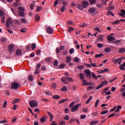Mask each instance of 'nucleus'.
I'll list each match as a JSON object with an SVG mask.
<instances>
[{"instance_id": "nucleus-1", "label": "nucleus", "mask_w": 125, "mask_h": 125, "mask_svg": "<svg viewBox=\"0 0 125 125\" xmlns=\"http://www.w3.org/2000/svg\"><path fill=\"white\" fill-rule=\"evenodd\" d=\"M123 59H124V58L122 57L116 59H112V62H114V64H118V63L119 65H121V64H122V61H123Z\"/></svg>"}, {"instance_id": "nucleus-2", "label": "nucleus", "mask_w": 125, "mask_h": 125, "mask_svg": "<svg viewBox=\"0 0 125 125\" xmlns=\"http://www.w3.org/2000/svg\"><path fill=\"white\" fill-rule=\"evenodd\" d=\"M29 105L30 107L35 108L38 106V102L36 101L32 100L29 102Z\"/></svg>"}, {"instance_id": "nucleus-3", "label": "nucleus", "mask_w": 125, "mask_h": 125, "mask_svg": "<svg viewBox=\"0 0 125 125\" xmlns=\"http://www.w3.org/2000/svg\"><path fill=\"white\" fill-rule=\"evenodd\" d=\"M80 106H82V104H78L75 106L72 107V108H71V112H77V111H78V109H79V107Z\"/></svg>"}, {"instance_id": "nucleus-4", "label": "nucleus", "mask_w": 125, "mask_h": 125, "mask_svg": "<svg viewBox=\"0 0 125 125\" xmlns=\"http://www.w3.org/2000/svg\"><path fill=\"white\" fill-rule=\"evenodd\" d=\"M13 23V22L12 21V19L11 18H9L6 23L7 28H9V26H10V25H12Z\"/></svg>"}, {"instance_id": "nucleus-5", "label": "nucleus", "mask_w": 125, "mask_h": 125, "mask_svg": "<svg viewBox=\"0 0 125 125\" xmlns=\"http://www.w3.org/2000/svg\"><path fill=\"white\" fill-rule=\"evenodd\" d=\"M84 74H85L87 78H91V71L89 70V69H85L84 71Z\"/></svg>"}, {"instance_id": "nucleus-6", "label": "nucleus", "mask_w": 125, "mask_h": 125, "mask_svg": "<svg viewBox=\"0 0 125 125\" xmlns=\"http://www.w3.org/2000/svg\"><path fill=\"white\" fill-rule=\"evenodd\" d=\"M19 83L16 82H14L12 83L11 87L12 89H17L19 87Z\"/></svg>"}, {"instance_id": "nucleus-7", "label": "nucleus", "mask_w": 125, "mask_h": 125, "mask_svg": "<svg viewBox=\"0 0 125 125\" xmlns=\"http://www.w3.org/2000/svg\"><path fill=\"white\" fill-rule=\"evenodd\" d=\"M8 48L10 53H12V52H14V44H10L8 46Z\"/></svg>"}, {"instance_id": "nucleus-8", "label": "nucleus", "mask_w": 125, "mask_h": 125, "mask_svg": "<svg viewBox=\"0 0 125 125\" xmlns=\"http://www.w3.org/2000/svg\"><path fill=\"white\" fill-rule=\"evenodd\" d=\"M46 30L48 33H49L50 35H51L53 33V29L50 26H48L46 28Z\"/></svg>"}, {"instance_id": "nucleus-9", "label": "nucleus", "mask_w": 125, "mask_h": 125, "mask_svg": "<svg viewBox=\"0 0 125 125\" xmlns=\"http://www.w3.org/2000/svg\"><path fill=\"white\" fill-rule=\"evenodd\" d=\"M82 5L83 6L84 8H86L88 6V2L87 1H83L82 2Z\"/></svg>"}, {"instance_id": "nucleus-10", "label": "nucleus", "mask_w": 125, "mask_h": 125, "mask_svg": "<svg viewBox=\"0 0 125 125\" xmlns=\"http://www.w3.org/2000/svg\"><path fill=\"white\" fill-rule=\"evenodd\" d=\"M66 80H67V77H62L61 79V81H62V83H64V84H68L69 83H68V82H67V81H66Z\"/></svg>"}, {"instance_id": "nucleus-11", "label": "nucleus", "mask_w": 125, "mask_h": 125, "mask_svg": "<svg viewBox=\"0 0 125 125\" xmlns=\"http://www.w3.org/2000/svg\"><path fill=\"white\" fill-rule=\"evenodd\" d=\"M96 11V9L95 7H91L88 10L89 13H94Z\"/></svg>"}, {"instance_id": "nucleus-12", "label": "nucleus", "mask_w": 125, "mask_h": 125, "mask_svg": "<svg viewBox=\"0 0 125 125\" xmlns=\"http://www.w3.org/2000/svg\"><path fill=\"white\" fill-rule=\"evenodd\" d=\"M121 13H119L118 14L120 15V16H121L122 17H125V10L124 9L121 10Z\"/></svg>"}, {"instance_id": "nucleus-13", "label": "nucleus", "mask_w": 125, "mask_h": 125, "mask_svg": "<svg viewBox=\"0 0 125 125\" xmlns=\"http://www.w3.org/2000/svg\"><path fill=\"white\" fill-rule=\"evenodd\" d=\"M115 39L116 38L115 37H112L111 35H109V36L107 38V41H108V42H113L115 41Z\"/></svg>"}, {"instance_id": "nucleus-14", "label": "nucleus", "mask_w": 125, "mask_h": 125, "mask_svg": "<svg viewBox=\"0 0 125 125\" xmlns=\"http://www.w3.org/2000/svg\"><path fill=\"white\" fill-rule=\"evenodd\" d=\"M83 83L82 84V85H90L91 84L90 83H88L87 81L84 79L83 80Z\"/></svg>"}, {"instance_id": "nucleus-15", "label": "nucleus", "mask_w": 125, "mask_h": 125, "mask_svg": "<svg viewBox=\"0 0 125 125\" xmlns=\"http://www.w3.org/2000/svg\"><path fill=\"white\" fill-rule=\"evenodd\" d=\"M16 54L17 55V56H20V55H22V50L20 49L17 50L16 52Z\"/></svg>"}, {"instance_id": "nucleus-16", "label": "nucleus", "mask_w": 125, "mask_h": 125, "mask_svg": "<svg viewBox=\"0 0 125 125\" xmlns=\"http://www.w3.org/2000/svg\"><path fill=\"white\" fill-rule=\"evenodd\" d=\"M18 13H19V16H20L21 17H25V13L24 12L18 11Z\"/></svg>"}, {"instance_id": "nucleus-17", "label": "nucleus", "mask_w": 125, "mask_h": 125, "mask_svg": "<svg viewBox=\"0 0 125 125\" xmlns=\"http://www.w3.org/2000/svg\"><path fill=\"white\" fill-rule=\"evenodd\" d=\"M103 38H104V36H103V35H101L98 37L97 40L101 41V42H103V41H104Z\"/></svg>"}, {"instance_id": "nucleus-18", "label": "nucleus", "mask_w": 125, "mask_h": 125, "mask_svg": "<svg viewBox=\"0 0 125 125\" xmlns=\"http://www.w3.org/2000/svg\"><path fill=\"white\" fill-rule=\"evenodd\" d=\"M47 113L50 117V122L52 121V120H53V115H52V113L49 111H47Z\"/></svg>"}, {"instance_id": "nucleus-19", "label": "nucleus", "mask_w": 125, "mask_h": 125, "mask_svg": "<svg viewBox=\"0 0 125 125\" xmlns=\"http://www.w3.org/2000/svg\"><path fill=\"white\" fill-rule=\"evenodd\" d=\"M77 8H78V9H79V10H83V8H84L83 7V5L81 4H78L77 5Z\"/></svg>"}, {"instance_id": "nucleus-20", "label": "nucleus", "mask_w": 125, "mask_h": 125, "mask_svg": "<svg viewBox=\"0 0 125 125\" xmlns=\"http://www.w3.org/2000/svg\"><path fill=\"white\" fill-rule=\"evenodd\" d=\"M20 101H21V99H20V98H18L12 101V103L13 104H15V103H18V102H20Z\"/></svg>"}, {"instance_id": "nucleus-21", "label": "nucleus", "mask_w": 125, "mask_h": 125, "mask_svg": "<svg viewBox=\"0 0 125 125\" xmlns=\"http://www.w3.org/2000/svg\"><path fill=\"white\" fill-rule=\"evenodd\" d=\"M125 62L123 63V64H121L119 66V68L120 70H122V71L125 70Z\"/></svg>"}, {"instance_id": "nucleus-22", "label": "nucleus", "mask_w": 125, "mask_h": 125, "mask_svg": "<svg viewBox=\"0 0 125 125\" xmlns=\"http://www.w3.org/2000/svg\"><path fill=\"white\" fill-rule=\"evenodd\" d=\"M119 53H124L125 52V48L124 47L120 48L119 50Z\"/></svg>"}, {"instance_id": "nucleus-23", "label": "nucleus", "mask_w": 125, "mask_h": 125, "mask_svg": "<svg viewBox=\"0 0 125 125\" xmlns=\"http://www.w3.org/2000/svg\"><path fill=\"white\" fill-rule=\"evenodd\" d=\"M109 88H110V87H105L104 88V89L102 92V94H104V93H105V92H107L108 91V90H109Z\"/></svg>"}, {"instance_id": "nucleus-24", "label": "nucleus", "mask_w": 125, "mask_h": 125, "mask_svg": "<svg viewBox=\"0 0 125 125\" xmlns=\"http://www.w3.org/2000/svg\"><path fill=\"white\" fill-rule=\"evenodd\" d=\"M97 124H98V120L92 121L91 122H90V125H97Z\"/></svg>"}, {"instance_id": "nucleus-25", "label": "nucleus", "mask_w": 125, "mask_h": 125, "mask_svg": "<svg viewBox=\"0 0 125 125\" xmlns=\"http://www.w3.org/2000/svg\"><path fill=\"white\" fill-rule=\"evenodd\" d=\"M31 47H32V50H35V49H36V48L37 47V45H36V43H32V45H31Z\"/></svg>"}, {"instance_id": "nucleus-26", "label": "nucleus", "mask_w": 125, "mask_h": 125, "mask_svg": "<svg viewBox=\"0 0 125 125\" xmlns=\"http://www.w3.org/2000/svg\"><path fill=\"white\" fill-rule=\"evenodd\" d=\"M18 10H19V11L24 12L25 11V8L22 6H20L18 7Z\"/></svg>"}, {"instance_id": "nucleus-27", "label": "nucleus", "mask_w": 125, "mask_h": 125, "mask_svg": "<svg viewBox=\"0 0 125 125\" xmlns=\"http://www.w3.org/2000/svg\"><path fill=\"white\" fill-rule=\"evenodd\" d=\"M104 51L107 53H109V52L111 51V48L109 47H106L105 48H104Z\"/></svg>"}, {"instance_id": "nucleus-28", "label": "nucleus", "mask_w": 125, "mask_h": 125, "mask_svg": "<svg viewBox=\"0 0 125 125\" xmlns=\"http://www.w3.org/2000/svg\"><path fill=\"white\" fill-rule=\"evenodd\" d=\"M61 12H64L65 10H66V6L63 5L62 7V8L60 9Z\"/></svg>"}, {"instance_id": "nucleus-29", "label": "nucleus", "mask_w": 125, "mask_h": 125, "mask_svg": "<svg viewBox=\"0 0 125 125\" xmlns=\"http://www.w3.org/2000/svg\"><path fill=\"white\" fill-rule=\"evenodd\" d=\"M90 4H95L96 3V0H89Z\"/></svg>"}, {"instance_id": "nucleus-30", "label": "nucleus", "mask_w": 125, "mask_h": 125, "mask_svg": "<svg viewBox=\"0 0 125 125\" xmlns=\"http://www.w3.org/2000/svg\"><path fill=\"white\" fill-rule=\"evenodd\" d=\"M72 60V58L71 57H66V62L67 63H70Z\"/></svg>"}, {"instance_id": "nucleus-31", "label": "nucleus", "mask_w": 125, "mask_h": 125, "mask_svg": "<svg viewBox=\"0 0 125 125\" xmlns=\"http://www.w3.org/2000/svg\"><path fill=\"white\" fill-rule=\"evenodd\" d=\"M21 33H26L27 32V28H23L20 30Z\"/></svg>"}, {"instance_id": "nucleus-32", "label": "nucleus", "mask_w": 125, "mask_h": 125, "mask_svg": "<svg viewBox=\"0 0 125 125\" xmlns=\"http://www.w3.org/2000/svg\"><path fill=\"white\" fill-rule=\"evenodd\" d=\"M92 99V96H90L89 97V98H88V99L85 102L86 104H88V103H89V102H90V101H91Z\"/></svg>"}, {"instance_id": "nucleus-33", "label": "nucleus", "mask_w": 125, "mask_h": 125, "mask_svg": "<svg viewBox=\"0 0 125 125\" xmlns=\"http://www.w3.org/2000/svg\"><path fill=\"white\" fill-rule=\"evenodd\" d=\"M91 75L92 77H93L94 79H95L96 80H97L98 79V77L95 75V73H94V72H92Z\"/></svg>"}, {"instance_id": "nucleus-34", "label": "nucleus", "mask_w": 125, "mask_h": 125, "mask_svg": "<svg viewBox=\"0 0 125 125\" xmlns=\"http://www.w3.org/2000/svg\"><path fill=\"white\" fill-rule=\"evenodd\" d=\"M102 86H103L104 85H105L106 84H108V81H103L101 83Z\"/></svg>"}, {"instance_id": "nucleus-35", "label": "nucleus", "mask_w": 125, "mask_h": 125, "mask_svg": "<svg viewBox=\"0 0 125 125\" xmlns=\"http://www.w3.org/2000/svg\"><path fill=\"white\" fill-rule=\"evenodd\" d=\"M21 22L23 24H26L27 23V20H26V19L23 18L21 19Z\"/></svg>"}, {"instance_id": "nucleus-36", "label": "nucleus", "mask_w": 125, "mask_h": 125, "mask_svg": "<svg viewBox=\"0 0 125 125\" xmlns=\"http://www.w3.org/2000/svg\"><path fill=\"white\" fill-rule=\"evenodd\" d=\"M66 66V64H65V63H62V64H61L60 65H59V68L60 69H64V68H65V66Z\"/></svg>"}, {"instance_id": "nucleus-37", "label": "nucleus", "mask_w": 125, "mask_h": 125, "mask_svg": "<svg viewBox=\"0 0 125 125\" xmlns=\"http://www.w3.org/2000/svg\"><path fill=\"white\" fill-rule=\"evenodd\" d=\"M40 19H41V17H40V16L39 15H36L35 16V20L36 21H40Z\"/></svg>"}, {"instance_id": "nucleus-38", "label": "nucleus", "mask_w": 125, "mask_h": 125, "mask_svg": "<svg viewBox=\"0 0 125 125\" xmlns=\"http://www.w3.org/2000/svg\"><path fill=\"white\" fill-rule=\"evenodd\" d=\"M121 40H117L114 42V43H116V45H119L120 43L121 42Z\"/></svg>"}, {"instance_id": "nucleus-39", "label": "nucleus", "mask_w": 125, "mask_h": 125, "mask_svg": "<svg viewBox=\"0 0 125 125\" xmlns=\"http://www.w3.org/2000/svg\"><path fill=\"white\" fill-rule=\"evenodd\" d=\"M28 80L30 82H33V81H34V77H33V76L32 75H29L28 76Z\"/></svg>"}, {"instance_id": "nucleus-40", "label": "nucleus", "mask_w": 125, "mask_h": 125, "mask_svg": "<svg viewBox=\"0 0 125 125\" xmlns=\"http://www.w3.org/2000/svg\"><path fill=\"white\" fill-rule=\"evenodd\" d=\"M80 78L81 80H83V79H84V75L83 73H80L79 74Z\"/></svg>"}, {"instance_id": "nucleus-41", "label": "nucleus", "mask_w": 125, "mask_h": 125, "mask_svg": "<svg viewBox=\"0 0 125 125\" xmlns=\"http://www.w3.org/2000/svg\"><path fill=\"white\" fill-rule=\"evenodd\" d=\"M87 24L85 23H83L82 24L80 25V27H81L82 28H85V27H87Z\"/></svg>"}, {"instance_id": "nucleus-42", "label": "nucleus", "mask_w": 125, "mask_h": 125, "mask_svg": "<svg viewBox=\"0 0 125 125\" xmlns=\"http://www.w3.org/2000/svg\"><path fill=\"white\" fill-rule=\"evenodd\" d=\"M74 30H75V28L69 26L68 27V32H69V33H71V32H72V31H74Z\"/></svg>"}, {"instance_id": "nucleus-43", "label": "nucleus", "mask_w": 125, "mask_h": 125, "mask_svg": "<svg viewBox=\"0 0 125 125\" xmlns=\"http://www.w3.org/2000/svg\"><path fill=\"white\" fill-rule=\"evenodd\" d=\"M40 122L41 123H43L44 122H45V117H43L40 119Z\"/></svg>"}, {"instance_id": "nucleus-44", "label": "nucleus", "mask_w": 125, "mask_h": 125, "mask_svg": "<svg viewBox=\"0 0 125 125\" xmlns=\"http://www.w3.org/2000/svg\"><path fill=\"white\" fill-rule=\"evenodd\" d=\"M51 86L53 89L56 88L57 87V84L56 83H53L51 84Z\"/></svg>"}, {"instance_id": "nucleus-45", "label": "nucleus", "mask_w": 125, "mask_h": 125, "mask_svg": "<svg viewBox=\"0 0 125 125\" xmlns=\"http://www.w3.org/2000/svg\"><path fill=\"white\" fill-rule=\"evenodd\" d=\"M82 111L83 112V113H88V109L87 108H82Z\"/></svg>"}, {"instance_id": "nucleus-46", "label": "nucleus", "mask_w": 125, "mask_h": 125, "mask_svg": "<svg viewBox=\"0 0 125 125\" xmlns=\"http://www.w3.org/2000/svg\"><path fill=\"white\" fill-rule=\"evenodd\" d=\"M61 90L62 91H67L68 90V89L67 88V86H64L62 88Z\"/></svg>"}, {"instance_id": "nucleus-47", "label": "nucleus", "mask_w": 125, "mask_h": 125, "mask_svg": "<svg viewBox=\"0 0 125 125\" xmlns=\"http://www.w3.org/2000/svg\"><path fill=\"white\" fill-rule=\"evenodd\" d=\"M97 46H98V47H99V48H102L103 46H104V44H103L102 43H98L97 44Z\"/></svg>"}, {"instance_id": "nucleus-48", "label": "nucleus", "mask_w": 125, "mask_h": 125, "mask_svg": "<svg viewBox=\"0 0 125 125\" xmlns=\"http://www.w3.org/2000/svg\"><path fill=\"white\" fill-rule=\"evenodd\" d=\"M45 61L48 63H50L51 62V58H46L45 59Z\"/></svg>"}, {"instance_id": "nucleus-49", "label": "nucleus", "mask_w": 125, "mask_h": 125, "mask_svg": "<svg viewBox=\"0 0 125 125\" xmlns=\"http://www.w3.org/2000/svg\"><path fill=\"white\" fill-rule=\"evenodd\" d=\"M120 20H117V21L113 22L112 24L113 25H117V24H120Z\"/></svg>"}, {"instance_id": "nucleus-50", "label": "nucleus", "mask_w": 125, "mask_h": 125, "mask_svg": "<svg viewBox=\"0 0 125 125\" xmlns=\"http://www.w3.org/2000/svg\"><path fill=\"white\" fill-rule=\"evenodd\" d=\"M35 3H31L30 5V9L33 10L34 9V7H35Z\"/></svg>"}, {"instance_id": "nucleus-51", "label": "nucleus", "mask_w": 125, "mask_h": 125, "mask_svg": "<svg viewBox=\"0 0 125 125\" xmlns=\"http://www.w3.org/2000/svg\"><path fill=\"white\" fill-rule=\"evenodd\" d=\"M4 11H0V17H4Z\"/></svg>"}, {"instance_id": "nucleus-52", "label": "nucleus", "mask_w": 125, "mask_h": 125, "mask_svg": "<svg viewBox=\"0 0 125 125\" xmlns=\"http://www.w3.org/2000/svg\"><path fill=\"white\" fill-rule=\"evenodd\" d=\"M66 80L68 82H74V80H73V79L71 77H66Z\"/></svg>"}, {"instance_id": "nucleus-53", "label": "nucleus", "mask_w": 125, "mask_h": 125, "mask_svg": "<svg viewBox=\"0 0 125 125\" xmlns=\"http://www.w3.org/2000/svg\"><path fill=\"white\" fill-rule=\"evenodd\" d=\"M99 102H100L99 99H97L96 101L95 104V108H97V106H98V104L99 103Z\"/></svg>"}, {"instance_id": "nucleus-54", "label": "nucleus", "mask_w": 125, "mask_h": 125, "mask_svg": "<svg viewBox=\"0 0 125 125\" xmlns=\"http://www.w3.org/2000/svg\"><path fill=\"white\" fill-rule=\"evenodd\" d=\"M85 118H86V115H81L80 116V119H81V120H83V119H85Z\"/></svg>"}, {"instance_id": "nucleus-55", "label": "nucleus", "mask_w": 125, "mask_h": 125, "mask_svg": "<svg viewBox=\"0 0 125 125\" xmlns=\"http://www.w3.org/2000/svg\"><path fill=\"white\" fill-rule=\"evenodd\" d=\"M74 52H75V49H74V48H71L69 50L70 54H73Z\"/></svg>"}, {"instance_id": "nucleus-56", "label": "nucleus", "mask_w": 125, "mask_h": 125, "mask_svg": "<svg viewBox=\"0 0 125 125\" xmlns=\"http://www.w3.org/2000/svg\"><path fill=\"white\" fill-rule=\"evenodd\" d=\"M54 66L55 67H57L58 66V60H55L54 62Z\"/></svg>"}, {"instance_id": "nucleus-57", "label": "nucleus", "mask_w": 125, "mask_h": 125, "mask_svg": "<svg viewBox=\"0 0 125 125\" xmlns=\"http://www.w3.org/2000/svg\"><path fill=\"white\" fill-rule=\"evenodd\" d=\"M52 97L53 99H59V98H60V96L58 95H54Z\"/></svg>"}, {"instance_id": "nucleus-58", "label": "nucleus", "mask_w": 125, "mask_h": 125, "mask_svg": "<svg viewBox=\"0 0 125 125\" xmlns=\"http://www.w3.org/2000/svg\"><path fill=\"white\" fill-rule=\"evenodd\" d=\"M103 56V54H97L95 55V58H97L98 57H102Z\"/></svg>"}, {"instance_id": "nucleus-59", "label": "nucleus", "mask_w": 125, "mask_h": 125, "mask_svg": "<svg viewBox=\"0 0 125 125\" xmlns=\"http://www.w3.org/2000/svg\"><path fill=\"white\" fill-rule=\"evenodd\" d=\"M98 115V112H93L92 113V116L93 117H96Z\"/></svg>"}, {"instance_id": "nucleus-60", "label": "nucleus", "mask_w": 125, "mask_h": 125, "mask_svg": "<svg viewBox=\"0 0 125 125\" xmlns=\"http://www.w3.org/2000/svg\"><path fill=\"white\" fill-rule=\"evenodd\" d=\"M75 62H77L78 63L80 62V59L78 57H76L74 58Z\"/></svg>"}, {"instance_id": "nucleus-61", "label": "nucleus", "mask_w": 125, "mask_h": 125, "mask_svg": "<svg viewBox=\"0 0 125 125\" xmlns=\"http://www.w3.org/2000/svg\"><path fill=\"white\" fill-rule=\"evenodd\" d=\"M107 15H111V16H114V15L113 14L112 12L110 11L107 12Z\"/></svg>"}, {"instance_id": "nucleus-62", "label": "nucleus", "mask_w": 125, "mask_h": 125, "mask_svg": "<svg viewBox=\"0 0 125 125\" xmlns=\"http://www.w3.org/2000/svg\"><path fill=\"white\" fill-rule=\"evenodd\" d=\"M69 118H70V117L69 116V115H66L64 118V120H65L66 121H68L69 120Z\"/></svg>"}, {"instance_id": "nucleus-63", "label": "nucleus", "mask_w": 125, "mask_h": 125, "mask_svg": "<svg viewBox=\"0 0 125 125\" xmlns=\"http://www.w3.org/2000/svg\"><path fill=\"white\" fill-rule=\"evenodd\" d=\"M59 125H66V124H65V121H61Z\"/></svg>"}, {"instance_id": "nucleus-64", "label": "nucleus", "mask_w": 125, "mask_h": 125, "mask_svg": "<svg viewBox=\"0 0 125 125\" xmlns=\"http://www.w3.org/2000/svg\"><path fill=\"white\" fill-rule=\"evenodd\" d=\"M68 51L66 50V51H63L62 52V55H67V54H68Z\"/></svg>"}]
</instances>
